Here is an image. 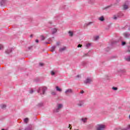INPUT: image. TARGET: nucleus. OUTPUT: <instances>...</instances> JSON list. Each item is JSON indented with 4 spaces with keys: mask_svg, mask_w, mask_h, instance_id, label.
I'll list each match as a JSON object with an SVG mask.
<instances>
[{
    "mask_svg": "<svg viewBox=\"0 0 130 130\" xmlns=\"http://www.w3.org/2000/svg\"><path fill=\"white\" fill-rule=\"evenodd\" d=\"M86 46L87 48H89V47H90V46H91V44H86Z\"/></svg>",
    "mask_w": 130,
    "mask_h": 130,
    "instance_id": "nucleus-35",
    "label": "nucleus"
},
{
    "mask_svg": "<svg viewBox=\"0 0 130 130\" xmlns=\"http://www.w3.org/2000/svg\"><path fill=\"white\" fill-rule=\"evenodd\" d=\"M40 66L41 67H43V66H44V64L43 63H40Z\"/></svg>",
    "mask_w": 130,
    "mask_h": 130,
    "instance_id": "nucleus-42",
    "label": "nucleus"
},
{
    "mask_svg": "<svg viewBox=\"0 0 130 130\" xmlns=\"http://www.w3.org/2000/svg\"><path fill=\"white\" fill-rule=\"evenodd\" d=\"M123 36L125 38H130V34L129 32H124L123 34Z\"/></svg>",
    "mask_w": 130,
    "mask_h": 130,
    "instance_id": "nucleus-8",
    "label": "nucleus"
},
{
    "mask_svg": "<svg viewBox=\"0 0 130 130\" xmlns=\"http://www.w3.org/2000/svg\"><path fill=\"white\" fill-rule=\"evenodd\" d=\"M125 59L127 61H130V55L129 56H126L125 57Z\"/></svg>",
    "mask_w": 130,
    "mask_h": 130,
    "instance_id": "nucleus-18",
    "label": "nucleus"
},
{
    "mask_svg": "<svg viewBox=\"0 0 130 130\" xmlns=\"http://www.w3.org/2000/svg\"><path fill=\"white\" fill-rule=\"evenodd\" d=\"M84 90H81V91H80V94H84Z\"/></svg>",
    "mask_w": 130,
    "mask_h": 130,
    "instance_id": "nucleus-43",
    "label": "nucleus"
},
{
    "mask_svg": "<svg viewBox=\"0 0 130 130\" xmlns=\"http://www.w3.org/2000/svg\"><path fill=\"white\" fill-rule=\"evenodd\" d=\"M118 73H119L120 74H125V70L124 69H120L118 71Z\"/></svg>",
    "mask_w": 130,
    "mask_h": 130,
    "instance_id": "nucleus-11",
    "label": "nucleus"
},
{
    "mask_svg": "<svg viewBox=\"0 0 130 130\" xmlns=\"http://www.w3.org/2000/svg\"><path fill=\"white\" fill-rule=\"evenodd\" d=\"M36 42L37 43H38V42H39V40H36Z\"/></svg>",
    "mask_w": 130,
    "mask_h": 130,
    "instance_id": "nucleus-45",
    "label": "nucleus"
},
{
    "mask_svg": "<svg viewBox=\"0 0 130 130\" xmlns=\"http://www.w3.org/2000/svg\"><path fill=\"white\" fill-rule=\"evenodd\" d=\"M33 37V35H31L30 37Z\"/></svg>",
    "mask_w": 130,
    "mask_h": 130,
    "instance_id": "nucleus-49",
    "label": "nucleus"
},
{
    "mask_svg": "<svg viewBox=\"0 0 130 130\" xmlns=\"http://www.w3.org/2000/svg\"><path fill=\"white\" fill-rule=\"evenodd\" d=\"M125 44H126V43L125 42H122L121 45L122 46H124V45H125Z\"/></svg>",
    "mask_w": 130,
    "mask_h": 130,
    "instance_id": "nucleus-32",
    "label": "nucleus"
},
{
    "mask_svg": "<svg viewBox=\"0 0 130 130\" xmlns=\"http://www.w3.org/2000/svg\"><path fill=\"white\" fill-rule=\"evenodd\" d=\"M46 44H50V42H46Z\"/></svg>",
    "mask_w": 130,
    "mask_h": 130,
    "instance_id": "nucleus-47",
    "label": "nucleus"
},
{
    "mask_svg": "<svg viewBox=\"0 0 130 130\" xmlns=\"http://www.w3.org/2000/svg\"><path fill=\"white\" fill-rule=\"evenodd\" d=\"M28 121H29V119H28V118H25L24 119V122H25V123H27V122H28Z\"/></svg>",
    "mask_w": 130,
    "mask_h": 130,
    "instance_id": "nucleus-27",
    "label": "nucleus"
},
{
    "mask_svg": "<svg viewBox=\"0 0 130 130\" xmlns=\"http://www.w3.org/2000/svg\"><path fill=\"white\" fill-rule=\"evenodd\" d=\"M93 82V80H92V78H87L85 81H84V84H91Z\"/></svg>",
    "mask_w": 130,
    "mask_h": 130,
    "instance_id": "nucleus-6",
    "label": "nucleus"
},
{
    "mask_svg": "<svg viewBox=\"0 0 130 130\" xmlns=\"http://www.w3.org/2000/svg\"><path fill=\"white\" fill-rule=\"evenodd\" d=\"M47 90V88L45 86H42L39 87L38 90V93H40L41 95H44L45 94V91Z\"/></svg>",
    "mask_w": 130,
    "mask_h": 130,
    "instance_id": "nucleus-1",
    "label": "nucleus"
},
{
    "mask_svg": "<svg viewBox=\"0 0 130 130\" xmlns=\"http://www.w3.org/2000/svg\"><path fill=\"white\" fill-rule=\"evenodd\" d=\"M41 40H44L45 39V37H44V36H41Z\"/></svg>",
    "mask_w": 130,
    "mask_h": 130,
    "instance_id": "nucleus-33",
    "label": "nucleus"
},
{
    "mask_svg": "<svg viewBox=\"0 0 130 130\" xmlns=\"http://www.w3.org/2000/svg\"><path fill=\"white\" fill-rule=\"evenodd\" d=\"M25 130H32V126L29 125L25 128Z\"/></svg>",
    "mask_w": 130,
    "mask_h": 130,
    "instance_id": "nucleus-21",
    "label": "nucleus"
},
{
    "mask_svg": "<svg viewBox=\"0 0 130 130\" xmlns=\"http://www.w3.org/2000/svg\"><path fill=\"white\" fill-rule=\"evenodd\" d=\"M50 24H51V22H50Z\"/></svg>",
    "mask_w": 130,
    "mask_h": 130,
    "instance_id": "nucleus-53",
    "label": "nucleus"
},
{
    "mask_svg": "<svg viewBox=\"0 0 130 130\" xmlns=\"http://www.w3.org/2000/svg\"><path fill=\"white\" fill-rule=\"evenodd\" d=\"M51 94L53 96H55V95H56V92H55V91H52Z\"/></svg>",
    "mask_w": 130,
    "mask_h": 130,
    "instance_id": "nucleus-29",
    "label": "nucleus"
},
{
    "mask_svg": "<svg viewBox=\"0 0 130 130\" xmlns=\"http://www.w3.org/2000/svg\"><path fill=\"white\" fill-rule=\"evenodd\" d=\"M73 92V89L69 88L65 91V94L66 95H69V94H72Z\"/></svg>",
    "mask_w": 130,
    "mask_h": 130,
    "instance_id": "nucleus-7",
    "label": "nucleus"
},
{
    "mask_svg": "<svg viewBox=\"0 0 130 130\" xmlns=\"http://www.w3.org/2000/svg\"><path fill=\"white\" fill-rule=\"evenodd\" d=\"M5 4H6V0H0L1 6H4Z\"/></svg>",
    "mask_w": 130,
    "mask_h": 130,
    "instance_id": "nucleus-12",
    "label": "nucleus"
},
{
    "mask_svg": "<svg viewBox=\"0 0 130 130\" xmlns=\"http://www.w3.org/2000/svg\"><path fill=\"white\" fill-rule=\"evenodd\" d=\"M106 126L104 124H98L95 126V128L96 130H105Z\"/></svg>",
    "mask_w": 130,
    "mask_h": 130,
    "instance_id": "nucleus-2",
    "label": "nucleus"
},
{
    "mask_svg": "<svg viewBox=\"0 0 130 130\" xmlns=\"http://www.w3.org/2000/svg\"><path fill=\"white\" fill-rule=\"evenodd\" d=\"M71 126H72V125L69 124V127H71Z\"/></svg>",
    "mask_w": 130,
    "mask_h": 130,
    "instance_id": "nucleus-48",
    "label": "nucleus"
},
{
    "mask_svg": "<svg viewBox=\"0 0 130 130\" xmlns=\"http://www.w3.org/2000/svg\"><path fill=\"white\" fill-rule=\"evenodd\" d=\"M82 45L81 44H79L78 45L77 47L80 48V47H82Z\"/></svg>",
    "mask_w": 130,
    "mask_h": 130,
    "instance_id": "nucleus-40",
    "label": "nucleus"
},
{
    "mask_svg": "<svg viewBox=\"0 0 130 130\" xmlns=\"http://www.w3.org/2000/svg\"><path fill=\"white\" fill-rule=\"evenodd\" d=\"M128 8H129V7L128 6V5L124 4L123 6V10H127V9H128Z\"/></svg>",
    "mask_w": 130,
    "mask_h": 130,
    "instance_id": "nucleus-13",
    "label": "nucleus"
},
{
    "mask_svg": "<svg viewBox=\"0 0 130 130\" xmlns=\"http://www.w3.org/2000/svg\"><path fill=\"white\" fill-rule=\"evenodd\" d=\"M69 35H70V37H73V36H74V33L71 31H70L69 32Z\"/></svg>",
    "mask_w": 130,
    "mask_h": 130,
    "instance_id": "nucleus-26",
    "label": "nucleus"
},
{
    "mask_svg": "<svg viewBox=\"0 0 130 130\" xmlns=\"http://www.w3.org/2000/svg\"><path fill=\"white\" fill-rule=\"evenodd\" d=\"M84 104H85V102L83 100H79V101H77V102L76 103V105L78 107H83V106H84Z\"/></svg>",
    "mask_w": 130,
    "mask_h": 130,
    "instance_id": "nucleus-5",
    "label": "nucleus"
},
{
    "mask_svg": "<svg viewBox=\"0 0 130 130\" xmlns=\"http://www.w3.org/2000/svg\"><path fill=\"white\" fill-rule=\"evenodd\" d=\"M51 32H52V34H54L56 33V32H57V29H56L55 28H52Z\"/></svg>",
    "mask_w": 130,
    "mask_h": 130,
    "instance_id": "nucleus-10",
    "label": "nucleus"
},
{
    "mask_svg": "<svg viewBox=\"0 0 130 130\" xmlns=\"http://www.w3.org/2000/svg\"><path fill=\"white\" fill-rule=\"evenodd\" d=\"M33 92H34V91H33V89H31V90H30V91H29V93H30V94H32V93H33Z\"/></svg>",
    "mask_w": 130,
    "mask_h": 130,
    "instance_id": "nucleus-39",
    "label": "nucleus"
},
{
    "mask_svg": "<svg viewBox=\"0 0 130 130\" xmlns=\"http://www.w3.org/2000/svg\"><path fill=\"white\" fill-rule=\"evenodd\" d=\"M85 56H90V55H89V53L84 54L83 56V57H85Z\"/></svg>",
    "mask_w": 130,
    "mask_h": 130,
    "instance_id": "nucleus-30",
    "label": "nucleus"
},
{
    "mask_svg": "<svg viewBox=\"0 0 130 130\" xmlns=\"http://www.w3.org/2000/svg\"><path fill=\"white\" fill-rule=\"evenodd\" d=\"M129 119H130V115H129Z\"/></svg>",
    "mask_w": 130,
    "mask_h": 130,
    "instance_id": "nucleus-51",
    "label": "nucleus"
},
{
    "mask_svg": "<svg viewBox=\"0 0 130 130\" xmlns=\"http://www.w3.org/2000/svg\"><path fill=\"white\" fill-rule=\"evenodd\" d=\"M95 2V0H89L88 4H90L91 5L94 4Z\"/></svg>",
    "mask_w": 130,
    "mask_h": 130,
    "instance_id": "nucleus-22",
    "label": "nucleus"
},
{
    "mask_svg": "<svg viewBox=\"0 0 130 130\" xmlns=\"http://www.w3.org/2000/svg\"><path fill=\"white\" fill-rule=\"evenodd\" d=\"M66 49H67V47H63L59 49V51H60V52H62V51H64V50H66Z\"/></svg>",
    "mask_w": 130,
    "mask_h": 130,
    "instance_id": "nucleus-14",
    "label": "nucleus"
},
{
    "mask_svg": "<svg viewBox=\"0 0 130 130\" xmlns=\"http://www.w3.org/2000/svg\"><path fill=\"white\" fill-rule=\"evenodd\" d=\"M51 75L52 76H54L55 75V73L54 72H53V71H51Z\"/></svg>",
    "mask_w": 130,
    "mask_h": 130,
    "instance_id": "nucleus-34",
    "label": "nucleus"
},
{
    "mask_svg": "<svg viewBox=\"0 0 130 130\" xmlns=\"http://www.w3.org/2000/svg\"><path fill=\"white\" fill-rule=\"evenodd\" d=\"M38 106H39L40 107H41V106H43V103H41L39 104Z\"/></svg>",
    "mask_w": 130,
    "mask_h": 130,
    "instance_id": "nucleus-37",
    "label": "nucleus"
},
{
    "mask_svg": "<svg viewBox=\"0 0 130 130\" xmlns=\"http://www.w3.org/2000/svg\"><path fill=\"white\" fill-rule=\"evenodd\" d=\"M127 48H128V52H130V46H128Z\"/></svg>",
    "mask_w": 130,
    "mask_h": 130,
    "instance_id": "nucleus-38",
    "label": "nucleus"
},
{
    "mask_svg": "<svg viewBox=\"0 0 130 130\" xmlns=\"http://www.w3.org/2000/svg\"><path fill=\"white\" fill-rule=\"evenodd\" d=\"M121 17H123V13L122 12H119L116 15L113 16V19L114 20H117V18H121Z\"/></svg>",
    "mask_w": 130,
    "mask_h": 130,
    "instance_id": "nucleus-4",
    "label": "nucleus"
},
{
    "mask_svg": "<svg viewBox=\"0 0 130 130\" xmlns=\"http://www.w3.org/2000/svg\"><path fill=\"white\" fill-rule=\"evenodd\" d=\"M99 20H100V21H101L102 22H103V21H104V17L101 16L99 17Z\"/></svg>",
    "mask_w": 130,
    "mask_h": 130,
    "instance_id": "nucleus-24",
    "label": "nucleus"
},
{
    "mask_svg": "<svg viewBox=\"0 0 130 130\" xmlns=\"http://www.w3.org/2000/svg\"><path fill=\"white\" fill-rule=\"evenodd\" d=\"M77 77H79V75H78Z\"/></svg>",
    "mask_w": 130,
    "mask_h": 130,
    "instance_id": "nucleus-52",
    "label": "nucleus"
},
{
    "mask_svg": "<svg viewBox=\"0 0 130 130\" xmlns=\"http://www.w3.org/2000/svg\"><path fill=\"white\" fill-rule=\"evenodd\" d=\"M1 108L2 109H6V108L7 107V105H5V104H2L1 105Z\"/></svg>",
    "mask_w": 130,
    "mask_h": 130,
    "instance_id": "nucleus-16",
    "label": "nucleus"
},
{
    "mask_svg": "<svg viewBox=\"0 0 130 130\" xmlns=\"http://www.w3.org/2000/svg\"><path fill=\"white\" fill-rule=\"evenodd\" d=\"M81 120L84 122V123H85V122H87V118H82Z\"/></svg>",
    "mask_w": 130,
    "mask_h": 130,
    "instance_id": "nucleus-23",
    "label": "nucleus"
},
{
    "mask_svg": "<svg viewBox=\"0 0 130 130\" xmlns=\"http://www.w3.org/2000/svg\"><path fill=\"white\" fill-rule=\"evenodd\" d=\"M81 64L83 66V67H86V66H87V63L86 61H83L82 62Z\"/></svg>",
    "mask_w": 130,
    "mask_h": 130,
    "instance_id": "nucleus-25",
    "label": "nucleus"
},
{
    "mask_svg": "<svg viewBox=\"0 0 130 130\" xmlns=\"http://www.w3.org/2000/svg\"><path fill=\"white\" fill-rule=\"evenodd\" d=\"M31 49H32V46L28 47V50H30Z\"/></svg>",
    "mask_w": 130,
    "mask_h": 130,
    "instance_id": "nucleus-44",
    "label": "nucleus"
},
{
    "mask_svg": "<svg viewBox=\"0 0 130 130\" xmlns=\"http://www.w3.org/2000/svg\"><path fill=\"white\" fill-rule=\"evenodd\" d=\"M5 52H6V53H7V54H10V53H11V52H12V48L7 49L6 50Z\"/></svg>",
    "mask_w": 130,
    "mask_h": 130,
    "instance_id": "nucleus-9",
    "label": "nucleus"
},
{
    "mask_svg": "<svg viewBox=\"0 0 130 130\" xmlns=\"http://www.w3.org/2000/svg\"><path fill=\"white\" fill-rule=\"evenodd\" d=\"M112 89H113V90H114V91H116V90H117L118 88H117V87H113Z\"/></svg>",
    "mask_w": 130,
    "mask_h": 130,
    "instance_id": "nucleus-36",
    "label": "nucleus"
},
{
    "mask_svg": "<svg viewBox=\"0 0 130 130\" xmlns=\"http://www.w3.org/2000/svg\"><path fill=\"white\" fill-rule=\"evenodd\" d=\"M3 45L0 44V50H1V49H3Z\"/></svg>",
    "mask_w": 130,
    "mask_h": 130,
    "instance_id": "nucleus-41",
    "label": "nucleus"
},
{
    "mask_svg": "<svg viewBox=\"0 0 130 130\" xmlns=\"http://www.w3.org/2000/svg\"><path fill=\"white\" fill-rule=\"evenodd\" d=\"M70 129H72V127H70Z\"/></svg>",
    "mask_w": 130,
    "mask_h": 130,
    "instance_id": "nucleus-50",
    "label": "nucleus"
},
{
    "mask_svg": "<svg viewBox=\"0 0 130 130\" xmlns=\"http://www.w3.org/2000/svg\"><path fill=\"white\" fill-rule=\"evenodd\" d=\"M55 48H56V46H52L51 48V51H52V52H53L54 51H55Z\"/></svg>",
    "mask_w": 130,
    "mask_h": 130,
    "instance_id": "nucleus-17",
    "label": "nucleus"
},
{
    "mask_svg": "<svg viewBox=\"0 0 130 130\" xmlns=\"http://www.w3.org/2000/svg\"><path fill=\"white\" fill-rule=\"evenodd\" d=\"M129 130L130 129V125H128L126 128H122L121 130Z\"/></svg>",
    "mask_w": 130,
    "mask_h": 130,
    "instance_id": "nucleus-19",
    "label": "nucleus"
},
{
    "mask_svg": "<svg viewBox=\"0 0 130 130\" xmlns=\"http://www.w3.org/2000/svg\"><path fill=\"white\" fill-rule=\"evenodd\" d=\"M63 105L61 104H58L57 105V108L54 109V112H59V110L62 108Z\"/></svg>",
    "mask_w": 130,
    "mask_h": 130,
    "instance_id": "nucleus-3",
    "label": "nucleus"
},
{
    "mask_svg": "<svg viewBox=\"0 0 130 130\" xmlns=\"http://www.w3.org/2000/svg\"><path fill=\"white\" fill-rule=\"evenodd\" d=\"M56 90L57 91V92H62V89L58 86H56Z\"/></svg>",
    "mask_w": 130,
    "mask_h": 130,
    "instance_id": "nucleus-15",
    "label": "nucleus"
},
{
    "mask_svg": "<svg viewBox=\"0 0 130 130\" xmlns=\"http://www.w3.org/2000/svg\"><path fill=\"white\" fill-rule=\"evenodd\" d=\"M111 7V6H107L106 7H104L103 8V10H107L108 9H109V8H110Z\"/></svg>",
    "mask_w": 130,
    "mask_h": 130,
    "instance_id": "nucleus-28",
    "label": "nucleus"
},
{
    "mask_svg": "<svg viewBox=\"0 0 130 130\" xmlns=\"http://www.w3.org/2000/svg\"><path fill=\"white\" fill-rule=\"evenodd\" d=\"M94 40H98V39H99V36H96L95 37H94Z\"/></svg>",
    "mask_w": 130,
    "mask_h": 130,
    "instance_id": "nucleus-31",
    "label": "nucleus"
},
{
    "mask_svg": "<svg viewBox=\"0 0 130 130\" xmlns=\"http://www.w3.org/2000/svg\"><path fill=\"white\" fill-rule=\"evenodd\" d=\"M93 22H89L88 23H85L84 24L85 27H87V26H89V25H91V24H92Z\"/></svg>",
    "mask_w": 130,
    "mask_h": 130,
    "instance_id": "nucleus-20",
    "label": "nucleus"
},
{
    "mask_svg": "<svg viewBox=\"0 0 130 130\" xmlns=\"http://www.w3.org/2000/svg\"><path fill=\"white\" fill-rule=\"evenodd\" d=\"M56 45H57V46H58V45H59V42H57L56 43Z\"/></svg>",
    "mask_w": 130,
    "mask_h": 130,
    "instance_id": "nucleus-46",
    "label": "nucleus"
}]
</instances>
